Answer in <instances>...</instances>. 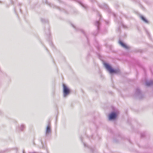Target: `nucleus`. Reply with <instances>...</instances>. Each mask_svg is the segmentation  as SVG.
<instances>
[{"mask_svg": "<svg viewBox=\"0 0 153 153\" xmlns=\"http://www.w3.org/2000/svg\"><path fill=\"white\" fill-rule=\"evenodd\" d=\"M119 43L120 45L123 47L126 48L127 49L128 48V46L125 44L123 43L122 42L120 41L119 42Z\"/></svg>", "mask_w": 153, "mask_h": 153, "instance_id": "5", "label": "nucleus"}, {"mask_svg": "<svg viewBox=\"0 0 153 153\" xmlns=\"http://www.w3.org/2000/svg\"><path fill=\"white\" fill-rule=\"evenodd\" d=\"M137 91L138 92V93H139L140 91L138 89L137 90Z\"/></svg>", "mask_w": 153, "mask_h": 153, "instance_id": "10", "label": "nucleus"}, {"mask_svg": "<svg viewBox=\"0 0 153 153\" xmlns=\"http://www.w3.org/2000/svg\"><path fill=\"white\" fill-rule=\"evenodd\" d=\"M63 96L64 97H66L71 92L70 89L64 84L63 85Z\"/></svg>", "mask_w": 153, "mask_h": 153, "instance_id": "1", "label": "nucleus"}, {"mask_svg": "<svg viewBox=\"0 0 153 153\" xmlns=\"http://www.w3.org/2000/svg\"><path fill=\"white\" fill-rule=\"evenodd\" d=\"M19 128L21 131H23L25 128V126L24 125H21Z\"/></svg>", "mask_w": 153, "mask_h": 153, "instance_id": "7", "label": "nucleus"}, {"mask_svg": "<svg viewBox=\"0 0 153 153\" xmlns=\"http://www.w3.org/2000/svg\"><path fill=\"white\" fill-rule=\"evenodd\" d=\"M104 65L106 69L111 74L113 73H116V70L112 69L111 67L108 64L104 63Z\"/></svg>", "mask_w": 153, "mask_h": 153, "instance_id": "2", "label": "nucleus"}, {"mask_svg": "<svg viewBox=\"0 0 153 153\" xmlns=\"http://www.w3.org/2000/svg\"><path fill=\"white\" fill-rule=\"evenodd\" d=\"M140 17L141 19L143 20V21H144L146 23H147L148 21L143 16H141Z\"/></svg>", "mask_w": 153, "mask_h": 153, "instance_id": "8", "label": "nucleus"}, {"mask_svg": "<svg viewBox=\"0 0 153 153\" xmlns=\"http://www.w3.org/2000/svg\"><path fill=\"white\" fill-rule=\"evenodd\" d=\"M51 126L50 123H49L47 126L45 134L46 135L48 134L51 133Z\"/></svg>", "mask_w": 153, "mask_h": 153, "instance_id": "4", "label": "nucleus"}, {"mask_svg": "<svg viewBox=\"0 0 153 153\" xmlns=\"http://www.w3.org/2000/svg\"><path fill=\"white\" fill-rule=\"evenodd\" d=\"M146 85L149 86L153 85V80H151L146 82Z\"/></svg>", "mask_w": 153, "mask_h": 153, "instance_id": "6", "label": "nucleus"}, {"mask_svg": "<svg viewBox=\"0 0 153 153\" xmlns=\"http://www.w3.org/2000/svg\"><path fill=\"white\" fill-rule=\"evenodd\" d=\"M117 116V113L112 112L109 115V119L110 120H114L116 118Z\"/></svg>", "mask_w": 153, "mask_h": 153, "instance_id": "3", "label": "nucleus"}, {"mask_svg": "<svg viewBox=\"0 0 153 153\" xmlns=\"http://www.w3.org/2000/svg\"><path fill=\"white\" fill-rule=\"evenodd\" d=\"M95 24L96 25L98 26L99 25V22L98 21H96L95 22Z\"/></svg>", "mask_w": 153, "mask_h": 153, "instance_id": "9", "label": "nucleus"}, {"mask_svg": "<svg viewBox=\"0 0 153 153\" xmlns=\"http://www.w3.org/2000/svg\"><path fill=\"white\" fill-rule=\"evenodd\" d=\"M84 145L85 146V143H84Z\"/></svg>", "mask_w": 153, "mask_h": 153, "instance_id": "11", "label": "nucleus"}, {"mask_svg": "<svg viewBox=\"0 0 153 153\" xmlns=\"http://www.w3.org/2000/svg\"><path fill=\"white\" fill-rule=\"evenodd\" d=\"M23 153H25L24 151H23Z\"/></svg>", "mask_w": 153, "mask_h": 153, "instance_id": "12", "label": "nucleus"}]
</instances>
